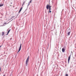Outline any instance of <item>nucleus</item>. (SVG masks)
Listing matches in <instances>:
<instances>
[{
	"instance_id": "1",
	"label": "nucleus",
	"mask_w": 76,
	"mask_h": 76,
	"mask_svg": "<svg viewBox=\"0 0 76 76\" xmlns=\"http://www.w3.org/2000/svg\"><path fill=\"white\" fill-rule=\"evenodd\" d=\"M46 8L47 9H48L49 11H48V13H51V7L49 5H47L46 6Z\"/></svg>"
},
{
	"instance_id": "2",
	"label": "nucleus",
	"mask_w": 76,
	"mask_h": 76,
	"mask_svg": "<svg viewBox=\"0 0 76 76\" xmlns=\"http://www.w3.org/2000/svg\"><path fill=\"white\" fill-rule=\"evenodd\" d=\"M29 56H28L26 61V66H28V61H29Z\"/></svg>"
},
{
	"instance_id": "3",
	"label": "nucleus",
	"mask_w": 76,
	"mask_h": 76,
	"mask_svg": "<svg viewBox=\"0 0 76 76\" xmlns=\"http://www.w3.org/2000/svg\"><path fill=\"white\" fill-rule=\"evenodd\" d=\"M21 47H22V44H20L18 53H19V52L20 51V49H21Z\"/></svg>"
},
{
	"instance_id": "4",
	"label": "nucleus",
	"mask_w": 76,
	"mask_h": 76,
	"mask_svg": "<svg viewBox=\"0 0 76 76\" xmlns=\"http://www.w3.org/2000/svg\"><path fill=\"white\" fill-rule=\"evenodd\" d=\"M70 57H71V55L69 56L68 58V63H69V61H70Z\"/></svg>"
},
{
	"instance_id": "5",
	"label": "nucleus",
	"mask_w": 76,
	"mask_h": 76,
	"mask_svg": "<svg viewBox=\"0 0 76 76\" xmlns=\"http://www.w3.org/2000/svg\"><path fill=\"white\" fill-rule=\"evenodd\" d=\"M71 32V30H70V29L69 28L68 30L66 32H69L70 33Z\"/></svg>"
},
{
	"instance_id": "6",
	"label": "nucleus",
	"mask_w": 76,
	"mask_h": 76,
	"mask_svg": "<svg viewBox=\"0 0 76 76\" xmlns=\"http://www.w3.org/2000/svg\"><path fill=\"white\" fill-rule=\"evenodd\" d=\"M62 52H63V53H64V52H65V49H64V48H62Z\"/></svg>"
},
{
	"instance_id": "7",
	"label": "nucleus",
	"mask_w": 76,
	"mask_h": 76,
	"mask_svg": "<svg viewBox=\"0 0 76 76\" xmlns=\"http://www.w3.org/2000/svg\"><path fill=\"white\" fill-rule=\"evenodd\" d=\"M70 32H67V36H69V35H70Z\"/></svg>"
},
{
	"instance_id": "8",
	"label": "nucleus",
	"mask_w": 76,
	"mask_h": 76,
	"mask_svg": "<svg viewBox=\"0 0 76 76\" xmlns=\"http://www.w3.org/2000/svg\"><path fill=\"white\" fill-rule=\"evenodd\" d=\"M10 30H11L10 29L8 31L7 34V35H8V34H9V32H10Z\"/></svg>"
},
{
	"instance_id": "9",
	"label": "nucleus",
	"mask_w": 76,
	"mask_h": 76,
	"mask_svg": "<svg viewBox=\"0 0 76 76\" xmlns=\"http://www.w3.org/2000/svg\"><path fill=\"white\" fill-rule=\"evenodd\" d=\"M22 7L21 8H20V10L19 11V12H18L19 13H20V12H21V10H22Z\"/></svg>"
},
{
	"instance_id": "10",
	"label": "nucleus",
	"mask_w": 76,
	"mask_h": 76,
	"mask_svg": "<svg viewBox=\"0 0 76 76\" xmlns=\"http://www.w3.org/2000/svg\"><path fill=\"white\" fill-rule=\"evenodd\" d=\"M4 6V4H0V7H1V6Z\"/></svg>"
},
{
	"instance_id": "11",
	"label": "nucleus",
	"mask_w": 76,
	"mask_h": 76,
	"mask_svg": "<svg viewBox=\"0 0 76 76\" xmlns=\"http://www.w3.org/2000/svg\"><path fill=\"white\" fill-rule=\"evenodd\" d=\"M2 36H3L4 35V32H2Z\"/></svg>"
},
{
	"instance_id": "12",
	"label": "nucleus",
	"mask_w": 76,
	"mask_h": 76,
	"mask_svg": "<svg viewBox=\"0 0 76 76\" xmlns=\"http://www.w3.org/2000/svg\"><path fill=\"white\" fill-rule=\"evenodd\" d=\"M31 2H32V0H30V2L29 3H31Z\"/></svg>"
},
{
	"instance_id": "13",
	"label": "nucleus",
	"mask_w": 76,
	"mask_h": 76,
	"mask_svg": "<svg viewBox=\"0 0 76 76\" xmlns=\"http://www.w3.org/2000/svg\"><path fill=\"white\" fill-rule=\"evenodd\" d=\"M29 4H30V3L28 2V6L29 5Z\"/></svg>"
},
{
	"instance_id": "14",
	"label": "nucleus",
	"mask_w": 76,
	"mask_h": 76,
	"mask_svg": "<svg viewBox=\"0 0 76 76\" xmlns=\"http://www.w3.org/2000/svg\"><path fill=\"white\" fill-rule=\"evenodd\" d=\"M25 1L24 2H23V5H22V6H23V4H24V3H25Z\"/></svg>"
},
{
	"instance_id": "15",
	"label": "nucleus",
	"mask_w": 76,
	"mask_h": 76,
	"mask_svg": "<svg viewBox=\"0 0 76 76\" xmlns=\"http://www.w3.org/2000/svg\"><path fill=\"white\" fill-rule=\"evenodd\" d=\"M65 76H68V74H66V75H65Z\"/></svg>"
},
{
	"instance_id": "16",
	"label": "nucleus",
	"mask_w": 76,
	"mask_h": 76,
	"mask_svg": "<svg viewBox=\"0 0 76 76\" xmlns=\"http://www.w3.org/2000/svg\"><path fill=\"white\" fill-rule=\"evenodd\" d=\"M14 17H13V16L11 18V19H13V18H14Z\"/></svg>"
},
{
	"instance_id": "17",
	"label": "nucleus",
	"mask_w": 76,
	"mask_h": 76,
	"mask_svg": "<svg viewBox=\"0 0 76 76\" xmlns=\"http://www.w3.org/2000/svg\"><path fill=\"white\" fill-rule=\"evenodd\" d=\"M1 71V68H0V72Z\"/></svg>"
},
{
	"instance_id": "18",
	"label": "nucleus",
	"mask_w": 76,
	"mask_h": 76,
	"mask_svg": "<svg viewBox=\"0 0 76 76\" xmlns=\"http://www.w3.org/2000/svg\"><path fill=\"white\" fill-rule=\"evenodd\" d=\"M50 7L51 8V6H50Z\"/></svg>"
},
{
	"instance_id": "19",
	"label": "nucleus",
	"mask_w": 76,
	"mask_h": 76,
	"mask_svg": "<svg viewBox=\"0 0 76 76\" xmlns=\"http://www.w3.org/2000/svg\"><path fill=\"white\" fill-rule=\"evenodd\" d=\"M3 76H5V75H4Z\"/></svg>"
},
{
	"instance_id": "20",
	"label": "nucleus",
	"mask_w": 76,
	"mask_h": 76,
	"mask_svg": "<svg viewBox=\"0 0 76 76\" xmlns=\"http://www.w3.org/2000/svg\"><path fill=\"white\" fill-rule=\"evenodd\" d=\"M10 39L11 40L12 39L11 38V39Z\"/></svg>"
},
{
	"instance_id": "21",
	"label": "nucleus",
	"mask_w": 76,
	"mask_h": 76,
	"mask_svg": "<svg viewBox=\"0 0 76 76\" xmlns=\"http://www.w3.org/2000/svg\"><path fill=\"white\" fill-rule=\"evenodd\" d=\"M49 4H50V3H49Z\"/></svg>"
}]
</instances>
